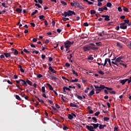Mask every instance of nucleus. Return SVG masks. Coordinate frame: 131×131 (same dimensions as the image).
I'll return each instance as SVG.
<instances>
[{"mask_svg":"<svg viewBox=\"0 0 131 131\" xmlns=\"http://www.w3.org/2000/svg\"><path fill=\"white\" fill-rule=\"evenodd\" d=\"M102 18H104V21H110V16L109 15H101Z\"/></svg>","mask_w":131,"mask_h":131,"instance_id":"0eeeda50","label":"nucleus"},{"mask_svg":"<svg viewBox=\"0 0 131 131\" xmlns=\"http://www.w3.org/2000/svg\"><path fill=\"white\" fill-rule=\"evenodd\" d=\"M112 6V4H111V3H107L106 4V7H107V8H111V7Z\"/></svg>","mask_w":131,"mask_h":131,"instance_id":"a878e982","label":"nucleus"},{"mask_svg":"<svg viewBox=\"0 0 131 131\" xmlns=\"http://www.w3.org/2000/svg\"><path fill=\"white\" fill-rule=\"evenodd\" d=\"M48 60L49 62H52V61H53V58L51 57H49Z\"/></svg>","mask_w":131,"mask_h":131,"instance_id":"6e6d98bb","label":"nucleus"},{"mask_svg":"<svg viewBox=\"0 0 131 131\" xmlns=\"http://www.w3.org/2000/svg\"><path fill=\"white\" fill-rule=\"evenodd\" d=\"M72 71L73 72V74H74V75H76V76H78V74L77 73V72H75L74 70H72Z\"/></svg>","mask_w":131,"mask_h":131,"instance_id":"b1692460","label":"nucleus"},{"mask_svg":"<svg viewBox=\"0 0 131 131\" xmlns=\"http://www.w3.org/2000/svg\"><path fill=\"white\" fill-rule=\"evenodd\" d=\"M75 96L76 98H77V99H78V100H82V96L78 95L77 93H75Z\"/></svg>","mask_w":131,"mask_h":131,"instance_id":"ddd939ff","label":"nucleus"},{"mask_svg":"<svg viewBox=\"0 0 131 131\" xmlns=\"http://www.w3.org/2000/svg\"><path fill=\"white\" fill-rule=\"evenodd\" d=\"M122 59H123V57H119L116 59V62H122V61L121 60H122Z\"/></svg>","mask_w":131,"mask_h":131,"instance_id":"f8f14e48","label":"nucleus"},{"mask_svg":"<svg viewBox=\"0 0 131 131\" xmlns=\"http://www.w3.org/2000/svg\"><path fill=\"white\" fill-rule=\"evenodd\" d=\"M95 90L94 89H93V90H92L88 94L89 97H92V96H93V95H94L95 94V91L94 90Z\"/></svg>","mask_w":131,"mask_h":131,"instance_id":"9d476101","label":"nucleus"},{"mask_svg":"<svg viewBox=\"0 0 131 131\" xmlns=\"http://www.w3.org/2000/svg\"><path fill=\"white\" fill-rule=\"evenodd\" d=\"M63 93H66V91H69V92H70V91H71V90L70 89V88H68L67 86H63Z\"/></svg>","mask_w":131,"mask_h":131,"instance_id":"6e6552de","label":"nucleus"},{"mask_svg":"<svg viewBox=\"0 0 131 131\" xmlns=\"http://www.w3.org/2000/svg\"><path fill=\"white\" fill-rule=\"evenodd\" d=\"M87 60H94V58L93 57V55H90V56L88 57L87 58Z\"/></svg>","mask_w":131,"mask_h":131,"instance_id":"2f4dec72","label":"nucleus"},{"mask_svg":"<svg viewBox=\"0 0 131 131\" xmlns=\"http://www.w3.org/2000/svg\"><path fill=\"white\" fill-rule=\"evenodd\" d=\"M41 58L43 60L46 58V55H45L44 54H42L41 55Z\"/></svg>","mask_w":131,"mask_h":131,"instance_id":"338daca9","label":"nucleus"},{"mask_svg":"<svg viewBox=\"0 0 131 131\" xmlns=\"http://www.w3.org/2000/svg\"><path fill=\"white\" fill-rule=\"evenodd\" d=\"M35 98H36V99H37L38 100V101H39V102H40V103H44L43 100L39 99V98L38 97L35 96Z\"/></svg>","mask_w":131,"mask_h":131,"instance_id":"c756f323","label":"nucleus"},{"mask_svg":"<svg viewBox=\"0 0 131 131\" xmlns=\"http://www.w3.org/2000/svg\"><path fill=\"white\" fill-rule=\"evenodd\" d=\"M63 130H67V129H69V128L67 127V126L64 125L63 127Z\"/></svg>","mask_w":131,"mask_h":131,"instance_id":"4c0bfd02","label":"nucleus"},{"mask_svg":"<svg viewBox=\"0 0 131 131\" xmlns=\"http://www.w3.org/2000/svg\"><path fill=\"white\" fill-rule=\"evenodd\" d=\"M83 25L85 27H88V26H89V23H88L87 22L84 23Z\"/></svg>","mask_w":131,"mask_h":131,"instance_id":"0e129e2a","label":"nucleus"},{"mask_svg":"<svg viewBox=\"0 0 131 131\" xmlns=\"http://www.w3.org/2000/svg\"><path fill=\"white\" fill-rule=\"evenodd\" d=\"M77 81H78V79H75L74 80H72L70 81V82H77Z\"/></svg>","mask_w":131,"mask_h":131,"instance_id":"473e14b6","label":"nucleus"},{"mask_svg":"<svg viewBox=\"0 0 131 131\" xmlns=\"http://www.w3.org/2000/svg\"><path fill=\"white\" fill-rule=\"evenodd\" d=\"M49 70L52 72L53 71V70H54V69H53V68L51 66H50L49 67Z\"/></svg>","mask_w":131,"mask_h":131,"instance_id":"052dcab7","label":"nucleus"},{"mask_svg":"<svg viewBox=\"0 0 131 131\" xmlns=\"http://www.w3.org/2000/svg\"><path fill=\"white\" fill-rule=\"evenodd\" d=\"M30 25H31V26H32L33 27H35V24L33 23H30Z\"/></svg>","mask_w":131,"mask_h":131,"instance_id":"680f3d73","label":"nucleus"},{"mask_svg":"<svg viewBox=\"0 0 131 131\" xmlns=\"http://www.w3.org/2000/svg\"><path fill=\"white\" fill-rule=\"evenodd\" d=\"M100 114V112H97L95 113L94 115L95 116H99V115Z\"/></svg>","mask_w":131,"mask_h":131,"instance_id":"3c124183","label":"nucleus"},{"mask_svg":"<svg viewBox=\"0 0 131 131\" xmlns=\"http://www.w3.org/2000/svg\"><path fill=\"white\" fill-rule=\"evenodd\" d=\"M2 6H3L4 7V8H9V6L6 5V3H2Z\"/></svg>","mask_w":131,"mask_h":131,"instance_id":"f704fd0d","label":"nucleus"},{"mask_svg":"<svg viewBox=\"0 0 131 131\" xmlns=\"http://www.w3.org/2000/svg\"><path fill=\"white\" fill-rule=\"evenodd\" d=\"M94 86L95 89H96V91H99V92H101L102 90H104V89H106L107 91H112L113 90L112 88L106 87L103 84H100L99 86L94 84Z\"/></svg>","mask_w":131,"mask_h":131,"instance_id":"f03ea898","label":"nucleus"},{"mask_svg":"<svg viewBox=\"0 0 131 131\" xmlns=\"http://www.w3.org/2000/svg\"><path fill=\"white\" fill-rule=\"evenodd\" d=\"M90 14H91V15H94V14H96V11H95L94 10H91L90 11Z\"/></svg>","mask_w":131,"mask_h":131,"instance_id":"cd10ccee","label":"nucleus"},{"mask_svg":"<svg viewBox=\"0 0 131 131\" xmlns=\"http://www.w3.org/2000/svg\"><path fill=\"white\" fill-rule=\"evenodd\" d=\"M74 43V41H70L69 40H67L66 42H64V47L66 49H67V50L69 49V48L71 47V45H73Z\"/></svg>","mask_w":131,"mask_h":131,"instance_id":"39448f33","label":"nucleus"},{"mask_svg":"<svg viewBox=\"0 0 131 131\" xmlns=\"http://www.w3.org/2000/svg\"><path fill=\"white\" fill-rule=\"evenodd\" d=\"M15 98L16 99V100H18V101H21V100H22V99H21V98L20 97V96H19V95H15Z\"/></svg>","mask_w":131,"mask_h":131,"instance_id":"4be33fe9","label":"nucleus"},{"mask_svg":"<svg viewBox=\"0 0 131 131\" xmlns=\"http://www.w3.org/2000/svg\"><path fill=\"white\" fill-rule=\"evenodd\" d=\"M92 119L94 120V122H95V123H97V118H96V117H92Z\"/></svg>","mask_w":131,"mask_h":131,"instance_id":"c03bdc74","label":"nucleus"},{"mask_svg":"<svg viewBox=\"0 0 131 131\" xmlns=\"http://www.w3.org/2000/svg\"><path fill=\"white\" fill-rule=\"evenodd\" d=\"M46 85H47V86H48L50 91H54V88H53V86H52V85H51L50 83H47Z\"/></svg>","mask_w":131,"mask_h":131,"instance_id":"1a4fd4ad","label":"nucleus"},{"mask_svg":"<svg viewBox=\"0 0 131 131\" xmlns=\"http://www.w3.org/2000/svg\"><path fill=\"white\" fill-rule=\"evenodd\" d=\"M62 20H63V21H67V20H69V18L63 17Z\"/></svg>","mask_w":131,"mask_h":131,"instance_id":"8fccbe9b","label":"nucleus"},{"mask_svg":"<svg viewBox=\"0 0 131 131\" xmlns=\"http://www.w3.org/2000/svg\"><path fill=\"white\" fill-rule=\"evenodd\" d=\"M90 90V88H86V90L84 91V92L86 93H89V90Z\"/></svg>","mask_w":131,"mask_h":131,"instance_id":"4d7b16f0","label":"nucleus"},{"mask_svg":"<svg viewBox=\"0 0 131 131\" xmlns=\"http://www.w3.org/2000/svg\"><path fill=\"white\" fill-rule=\"evenodd\" d=\"M61 15L63 17H67V16H73V15H76V13L73 11L68 10V12L64 11Z\"/></svg>","mask_w":131,"mask_h":131,"instance_id":"20e7f679","label":"nucleus"},{"mask_svg":"<svg viewBox=\"0 0 131 131\" xmlns=\"http://www.w3.org/2000/svg\"><path fill=\"white\" fill-rule=\"evenodd\" d=\"M98 73H99V74H101V75H104V74H105L104 72H103L102 71H99Z\"/></svg>","mask_w":131,"mask_h":131,"instance_id":"37998d69","label":"nucleus"},{"mask_svg":"<svg viewBox=\"0 0 131 131\" xmlns=\"http://www.w3.org/2000/svg\"><path fill=\"white\" fill-rule=\"evenodd\" d=\"M70 105L71 106V107H76V108H78L79 107L78 105L74 104L73 103H71Z\"/></svg>","mask_w":131,"mask_h":131,"instance_id":"dca6fc26","label":"nucleus"},{"mask_svg":"<svg viewBox=\"0 0 131 131\" xmlns=\"http://www.w3.org/2000/svg\"><path fill=\"white\" fill-rule=\"evenodd\" d=\"M118 128H119L118 126H115V127H114V129L115 131H118Z\"/></svg>","mask_w":131,"mask_h":131,"instance_id":"5fc2aeb1","label":"nucleus"},{"mask_svg":"<svg viewBox=\"0 0 131 131\" xmlns=\"http://www.w3.org/2000/svg\"><path fill=\"white\" fill-rule=\"evenodd\" d=\"M109 119H110L107 117H104L103 118V120L104 121H108V120H109Z\"/></svg>","mask_w":131,"mask_h":131,"instance_id":"58836bf2","label":"nucleus"},{"mask_svg":"<svg viewBox=\"0 0 131 131\" xmlns=\"http://www.w3.org/2000/svg\"><path fill=\"white\" fill-rule=\"evenodd\" d=\"M110 94H113V95H115V94H116V93L115 91H114L110 92Z\"/></svg>","mask_w":131,"mask_h":131,"instance_id":"e2e57ef3","label":"nucleus"},{"mask_svg":"<svg viewBox=\"0 0 131 131\" xmlns=\"http://www.w3.org/2000/svg\"><path fill=\"white\" fill-rule=\"evenodd\" d=\"M96 45H97L98 47H100L102 46V42H98L95 43Z\"/></svg>","mask_w":131,"mask_h":131,"instance_id":"72a5a7b5","label":"nucleus"},{"mask_svg":"<svg viewBox=\"0 0 131 131\" xmlns=\"http://www.w3.org/2000/svg\"><path fill=\"white\" fill-rule=\"evenodd\" d=\"M118 12H122V9L121 8V7H119L118 8Z\"/></svg>","mask_w":131,"mask_h":131,"instance_id":"09e8293b","label":"nucleus"},{"mask_svg":"<svg viewBox=\"0 0 131 131\" xmlns=\"http://www.w3.org/2000/svg\"><path fill=\"white\" fill-rule=\"evenodd\" d=\"M35 6H36V7H38V8H41V6H40V5L38 4H35Z\"/></svg>","mask_w":131,"mask_h":131,"instance_id":"bf43d9fd","label":"nucleus"},{"mask_svg":"<svg viewBox=\"0 0 131 131\" xmlns=\"http://www.w3.org/2000/svg\"><path fill=\"white\" fill-rule=\"evenodd\" d=\"M127 80H128V79L121 80L120 83H121L122 84V85H123L124 84H125V82L127 81Z\"/></svg>","mask_w":131,"mask_h":131,"instance_id":"9b49d317","label":"nucleus"},{"mask_svg":"<svg viewBox=\"0 0 131 131\" xmlns=\"http://www.w3.org/2000/svg\"><path fill=\"white\" fill-rule=\"evenodd\" d=\"M117 47H118L119 49H122V46L119 42H117Z\"/></svg>","mask_w":131,"mask_h":131,"instance_id":"a211bd4d","label":"nucleus"},{"mask_svg":"<svg viewBox=\"0 0 131 131\" xmlns=\"http://www.w3.org/2000/svg\"><path fill=\"white\" fill-rule=\"evenodd\" d=\"M21 80H22L21 79H19L18 80H16V83H17V84H19V83L21 82Z\"/></svg>","mask_w":131,"mask_h":131,"instance_id":"49530a36","label":"nucleus"},{"mask_svg":"<svg viewBox=\"0 0 131 131\" xmlns=\"http://www.w3.org/2000/svg\"><path fill=\"white\" fill-rule=\"evenodd\" d=\"M124 23V24H125H125H128L129 23V20H128V19H124V23Z\"/></svg>","mask_w":131,"mask_h":131,"instance_id":"c85d7f7f","label":"nucleus"},{"mask_svg":"<svg viewBox=\"0 0 131 131\" xmlns=\"http://www.w3.org/2000/svg\"><path fill=\"white\" fill-rule=\"evenodd\" d=\"M41 91L43 93H46V88H45V86H42Z\"/></svg>","mask_w":131,"mask_h":131,"instance_id":"a19ab883","label":"nucleus"},{"mask_svg":"<svg viewBox=\"0 0 131 131\" xmlns=\"http://www.w3.org/2000/svg\"><path fill=\"white\" fill-rule=\"evenodd\" d=\"M48 76L52 78V80H54L55 81H57V79H58V78H57L56 77H54V76L48 75Z\"/></svg>","mask_w":131,"mask_h":131,"instance_id":"4468645a","label":"nucleus"},{"mask_svg":"<svg viewBox=\"0 0 131 131\" xmlns=\"http://www.w3.org/2000/svg\"><path fill=\"white\" fill-rule=\"evenodd\" d=\"M60 3L62 4V5H63V6H67V3H66L65 1H60Z\"/></svg>","mask_w":131,"mask_h":131,"instance_id":"c9c22d12","label":"nucleus"},{"mask_svg":"<svg viewBox=\"0 0 131 131\" xmlns=\"http://www.w3.org/2000/svg\"><path fill=\"white\" fill-rule=\"evenodd\" d=\"M24 52L25 53H26V54H30V52L29 51H28L26 49H24Z\"/></svg>","mask_w":131,"mask_h":131,"instance_id":"ea45409f","label":"nucleus"},{"mask_svg":"<svg viewBox=\"0 0 131 131\" xmlns=\"http://www.w3.org/2000/svg\"><path fill=\"white\" fill-rule=\"evenodd\" d=\"M21 81H22L23 83H21V85H27V83H26V81L22 79L21 80Z\"/></svg>","mask_w":131,"mask_h":131,"instance_id":"f3484780","label":"nucleus"},{"mask_svg":"<svg viewBox=\"0 0 131 131\" xmlns=\"http://www.w3.org/2000/svg\"><path fill=\"white\" fill-rule=\"evenodd\" d=\"M102 4L101 3V2H98L97 6L98 7H101L102 6Z\"/></svg>","mask_w":131,"mask_h":131,"instance_id":"de8ad7c7","label":"nucleus"},{"mask_svg":"<svg viewBox=\"0 0 131 131\" xmlns=\"http://www.w3.org/2000/svg\"><path fill=\"white\" fill-rule=\"evenodd\" d=\"M38 12V11L37 10H35L34 11V12H33L32 13H31V16H34V15H35V14H36V13Z\"/></svg>","mask_w":131,"mask_h":131,"instance_id":"7c9ffc66","label":"nucleus"},{"mask_svg":"<svg viewBox=\"0 0 131 131\" xmlns=\"http://www.w3.org/2000/svg\"><path fill=\"white\" fill-rule=\"evenodd\" d=\"M99 129H103L104 128V127L102 124H99Z\"/></svg>","mask_w":131,"mask_h":131,"instance_id":"a18cd8bd","label":"nucleus"},{"mask_svg":"<svg viewBox=\"0 0 131 131\" xmlns=\"http://www.w3.org/2000/svg\"><path fill=\"white\" fill-rule=\"evenodd\" d=\"M26 82V83H28V84H29V85H32V82H31L30 80L27 79Z\"/></svg>","mask_w":131,"mask_h":131,"instance_id":"6ab92c4d","label":"nucleus"},{"mask_svg":"<svg viewBox=\"0 0 131 131\" xmlns=\"http://www.w3.org/2000/svg\"><path fill=\"white\" fill-rule=\"evenodd\" d=\"M39 18L40 19V20H42V19H43V18H45V16L44 15H40L39 16Z\"/></svg>","mask_w":131,"mask_h":131,"instance_id":"864d4df0","label":"nucleus"},{"mask_svg":"<svg viewBox=\"0 0 131 131\" xmlns=\"http://www.w3.org/2000/svg\"><path fill=\"white\" fill-rule=\"evenodd\" d=\"M48 102L49 103H50V104H52V105H54V103L53 102L52 100H48Z\"/></svg>","mask_w":131,"mask_h":131,"instance_id":"69168bd1","label":"nucleus"},{"mask_svg":"<svg viewBox=\"0 0 131 131\" xmlns=\"http://www.w3.org/2000/svg\"><path fill=\"white\" fill-rule=\"evenodd\" d=\"M75 6H76V7H78V8H79L80 5H79V3H78V2H75Z\"/></svg>","mask_w":131,"mask_h":131,"instance_id":"603ef678","label":"nucleus"},{"mask_svg":"<svg viewBox=\"0 0 131 131\" xmlns=\"http://www.w3.org/2000/svg\"><path fill=\"white\" fill-rule=\"evenodd\" d=\"M68 118L70 120H72L73 119V116H72L71 114H69Z\"/></svg>","mask_w":131,"mask_h":131,"instance_id":"aec40b11","label":"nucleus"},{"mask_svg":"<svg viewBox=\"0 0 131 131\" xmlns=\"http://www.w3.org/2000/svg\"><path fill=\"white\" fill-rule=\"evenodd\" d=\"M18 54H19V52L17 50H15L14 52V55H15V56H17V55H18Z\"/></svg>","mask_w":131,"mask_h":131,"instance_id":"e433bc0d","label":"nucleus"},{"mask_svg":"<svg viewBox=\"0 0 131 131\" xmlns=\"http://www.w3.org/2000/svg\"><path fill=\"white\" fill-rule=\"evenodd\" d=\"M123 10L124 12H126V13L128 12V9H127V8H126V7H123Z\"/></svg>","mask_w":131,"mask_h":131,"instance_id":"bb28decb","label":"nucleus"},{"mask_svg":"<svg viewBox=\"0 0 131 131\" xmlns=\"http://www.w3.org/2000/svg\"><path fill=\"white\" fill-rule=\"evenodd\" d=\"M83 2H85L86 3H88L89 5H93V4H94V3L89 1L88 0H83Z\"/></svg>","mask_w":131,"mask_h":131,"instance_id":"5701e85b","label":"nucleus"},{"mask_svg":"<svg viewBox=\"0 0 131 131\" xmlns=\"http://www.w3.org/2000/svg\"><path fill=\"white\" fill-rule=\"evenodd\" d=\"M91 125L93 126H89V125H86V128L88 129V130L90 131H95L94 129H96V128H98L99 127V123H91Z\"/></svg>","mask_w":131,"mask_h":131,"instance_id":"7ed1b4c3","label":"nucleus"},{"mask_svg":"<svg viewBox=\"0 0 131 131\" xmlns=\"http://www.w3.org/2000/svg\"><path fill=\"white\" fill-rule=\"evenodd\" d=\"M107 62H108V58H105L104 60V63L103 64V67H105V66L107 65Z\"/></svg>","mask_w":131,"mask_h":131,"instance_id":"412c9836","label":"nucleus"},{"mask_svg":"<svg viewBox=\"0 0 131 131\" xmlns=\"http://www.w3.org/2000/svg\"><path fill=\"white\" fill-rule=\"evenodd\" d=\"M120 28L121 29H126V28H127V26L126 25H125L124 23H121L120 24Z\"/></svg>","mask_w":131,"mask_h":131,"instance_id":"423d86ee","label":"nucleus"},{"mask_svg":"<svg viewBox=\"0 0 131 131\" xmlns=\"http://www.w3.org/2000/svg\"><path fill=\"white\" fill-rule=\"evenodd\" d=\"M98 11H99V12H103V8H98Z\"/></svg>","mask_w":131,"mask_h":131,"instance_id":"774afa93","label":"nucleus"},{"mask_svg":"<svg viewBox=\"0 0 131 131\" xmlns=\"http://www.w3.org/2000/svg\"><path fill=\"white\" fill-rule=\"evenodd\" d=\"M20 96H21V97L23 98H24L25 97V94H24V92H22L20 93Z\"/></svg>","mask_w":131,"mask_h":131,"instance_id":"79ce46f5","label":"nucleus"},{"mask_svg":"<svg viewBox=\"0 0 131 131\" xmlns=\"http://www.w3.org/2000/svg\"><path fill=\"white\" fill-rule=\"evenodd\" d=\"M66 67H70V64L68 62L66 63Z\"/></svg>","mask_w":131,"mask_h":131,"instance_id":"13d9d810","label":"nucleus"},{"mask_svg":"<svg viewBox=\"0 0 131 131\" xmlns=\"http://www.w3.org/2000/svg\"><path fill=\"white\" fill-rule=\"evenodd\" d=\"M15 12H17V13H21V12H22V9L20 8H16L15 9Z\"/></svg>","mask_w":131,"mask_h":131,"instance_id":"393cba45","label":"nucleus"},{"mask_svg":"<svg viewBox=\"0 0 131 131\" xmlns=\"http://www.w3.org/2000/svg\"><path fill=\"white\" fill-rule=\"evenodd\" d=\"M95 43H90L89 45L84 46L83 48V50L84 52H88L89 51H91V50H93V51H97V50H99V47H95Z\"/></svg>","mask_w":131,"mask_h":131,"instance_id":"f257e3e1","label":"nucleus"},{"mask_svg":"<svg viewBox=\"0 0 131 131\" xmlns=\"http://www.w3.org/2000/svg\"><path fill=\"white\" fill-rule=\"evenodd\" d=\"M4 55L5 56L6 58H9V57H11V53H4Z\"/></svg>","mask_w":131,"mask_h":131,"instance_id":"2eb2a0df","label":"nucleus"}]
</instances>
